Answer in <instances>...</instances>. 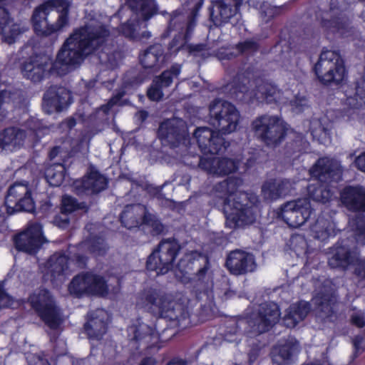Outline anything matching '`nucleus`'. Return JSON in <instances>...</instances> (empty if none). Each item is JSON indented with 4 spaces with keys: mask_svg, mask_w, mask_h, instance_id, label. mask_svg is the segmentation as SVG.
Masks as SVG:
<instances>
[{
    "mask_svg": "<svg viewBox=\"0 0 365 365\" xmlns=\"http://www.w3.org/2000/svg\"><path fill=\"white\" fill-rule=\"evenodd\" d=\"M209 116L210 124L218 130L215 131L208 127H198L193 133L204 155H217L229 146L223 135L236 130L240 115L232 103L216 98L209 106Z\"/></svg>",
    "mask_w": 365,
    "mask_h": 365,
    "instance_id": "obj_1",
    "label": "nucleus"
},
{
    "mask_svg": "<svg viewBox=\"0 0 365 365\" xmlns=\"http://www.w3.org/2000/svg\"><path fill=\"white\" fill-rule=\"evenodd\" d=\"M110 30L103 24H86L73 30L57 53L56 61L61 66H75L87 56L100 50L107 42Z\"/></svg>",
    "mask_w": 365,
    "mask_h": 365,
    "instance_id": "obj_2",
    "label": "nucleus"
},
{
    "mask_svg": "<svg viewBox=\"0 0 365 365\" xmlns=\"http://www.w3.org/2000/svg\"><path fill=\"white\" fill-rule=\"evenodd\" d=\"M242 185L240 178L227 177L216 185V191L223 193V212L225 226L237 229L253 224L256 220L257 197L247 192H237Z\"/></svg>",
    "mask_w": 365,
    "mask_h": 365,
    "instance_id": "obj_3",
    "label": "nucleus"
},
{
    "mask_svg": "<svg viewBox=\"0 0 365 365\" xmlns=\"http://www.w3.org/2000/svg\"><path fill=\"white\" fill-rule=\"evenodd\" d=\"M71 6L68 0H46L39 4L31 19L34 33L47 37L63 31L70 25Z\"/></svg>",
    "mask_w": 365,
    "mask_h": 365,
    "instance_id": "obj_4",
    "label": "nucleus"
},
{
    "mask_svg": "<svg viewBox=\"0 0 365 365\" xmlns=\"http://www.w3.org/2000/svg\"><path fill=\"white\" fill-rule=\"evenodd\" d=\"M232 98L239 101H257L279 105L283 92L278 87L261 78L250 79L245 73H237L230 88Z\"/></svg>",
    "mask_w": 365,
    "mask_h": 365,
    "instance_id": "obj_5",
    "label": "nucleus"
},
{
    "mask_svg": "<svg viewBox=\"0 0 365 365\" xmlns=\"http://www.w3.org/2000/svg\"><path fill=\"white\" fill-rule=\"evenodd\" d=\"M144 304L148 312L173 322L175 327H180L190 317L185 305L176 302L172 294L161 289L148 290L145 296Z\"/></svg>",
    "mask_w": 365,
    "mask_h": 365,
    "instance_id": "obj_6",
    "label": "nucleus"
},
{
    "mask_svg": "<svg viewBox=\"0 0 365 365\" xmlns=\"http://www.w3.org/2000/svg\"><path fill=\"white\" fill-rule=\"evenodd\" d=\"M312 70L319 83L327 87L339 86L347 76L345 61L338 51L324 48Z\"/></svg>",
    "mask_w": 365,
    "mask_h": 365,
    "instance_id": "obj_7",
    "label": "nucleus"
},
{
    "mask_svg": "<svg viewBox=\"0 0 365 365\" xmlns=\"http://www.w3.org/2000/svg\"><path fill=\"white\" fill-rule=\"evenodd\" d=\"M31 309L51 329H58L63 322L60 310L51 292L43 287L34 289L28 297Z\"/></svg>",
    "mask_w": 365,
    "mask_h": 365,
    "instance_id": "obj_8",
    "label": "nucleus"
},
{
    "mask_svg": "<svg viewBox=\"0 0 365 365\" xmlns=\"http://www.w3.org/2000/svg\"><path fill=\"white\" fill-rule=\"evenodd\" d=\"M254 135L269 147H277L284 140L288 128L282 117L264 114L251 123Z\"/></svg>",
    "mask_w": 365,
    "mask_h": 365,
    "instance_id": "obj_9",
    "label": "nucleus"
},
{
    "mask_svg": "<svg viewBox=\"0 0 365 365\" xmlns=\"http://www.w3.org/2000/svg\"><path fill=\"white\" fill-rule=\"evenodd\" d=\"M181 245L175 237L163 239L148 257L146 269L155 272L157 275L165 274L173 267Z\"/></svg>",
    "mask_w": 365,
    "mask_h": 365,
    "instance_id": "obj_10",
    "label": "nucleus"
},
{
    "mask_svg": "<svg viewBox=\"0 0 365 365\" xmlns=\"http://www.w3.org/2000/svg\"><path fill=\"white\" fill-rule=\"evenodd\" d=\"M195 26L196 20L194 17H189L186 21L185 16L177 11H173L168 27L163 34L164 37H167L172 31H178L168 44L169 51L175 54L180 51H185L187 43L190 40Z\"/></svg>",
    "mask_w": 365,
    "mask_h": 365,
    "instance_id": "obj_11",
    "label": "nucleus"
},
{
    "mask_svg": "<svg viewBox=\"0 0 365 365\" xmlns=\"http://www.w3.org/2000/svg\"><path fill=\"white\" fill-rule=\"evenodd\" d=\"M21 69L24 78L34 83H41L53 75H61L57 63H53L52 57L44 53L29 56L22 63Z\"/></svg>",
    "mask_w": 365,
    "mask_h": 365,
    "instance_id": "obj_12",
    "label": "nucleus"
},
{
    "mask_svg": "<svg viewBox=\"0 0 365 365\" xmlns=\"http://www.w3.org/2000/svg\"><path fill=\"white\" fill-rule=\"evenodd\" d=\"M4 205L10 215L19 212H33L35 202L28 182H16L11 185L5 195Z\"/></svg>",
    "mask_w": 365,
    "mask_h": 365,
    "instance_id": "obj_13",
    "label": "nucleus"
},
{
    "mask_svg": "<svg viewBox=\"0 0 365 365\" xmlns=\"http://www.w3.org/2000/svg\"><path fill=\"white\" fill-rule=\"evenodd\" d=\"M313 209L307 200L288 201L278 207L276 216L290 228H298L303 225L310 217Z\"/></svg>",
    "mask_w": 365,
    "mask_h": 365,
    "instance_id": "obj_14",
    "label": "nucleus"
},
{
    "mask_svg": "<svg viewBox=\"0 0 365 365\" xmlns=\"http://www.w3.org/2000/svg\"><path fill=\"white\" fill-rule=\"evenodd\" d=\"M47 242L43 228L38 223L29 225L25 230L14 237L15 248L31 255L37 254Z\"/></svg>",
    "mask_w": 365,
    "mask_h": 365,
    "instance_id": "obj_15",
    "label": "nucleus"
},
{
    "mask_svg": "<svg viewBox=\"0 0 365 365\" xmlns=\"http://www.w3.org/2000/svg\"><path fill=\"white\" fill-rule=\"evenodd\" d=\"M280 310L276 303H264L259 306L256 316L247 321L250 331L254 335L269 331L279 322Z\"/></svg>",
    "mask_w": 365,
    "mask_h": 365,
    "instance_id": "obj_16",
    "label": "nucleus"
},
{
    "mask_svg": "<svg viewBox=\"0 0 365 365\" xmlns=\"http://www.w3.org/2000/svg\"><path fill=\"white\" fill-rule=\"evenodd\" d=\"M73 103L71 91L67 88L52 85L43 93L42 107L47 114L60 113L66 110Z\"/></svg>",
    "mask_w": 365,
    "mask_h": 365,
    "instance_id": "obj_17",
    "label": "nucleus"
},
{
    "mask_svg": "<svg viewBox=\"0 0 365 365\" xmlns=\"http://www.w3.org/2000/svg\"><path fill=\"white\" fill-rule=\"evenodd\" d=\"M108 178L93 165H91L86 173L73 182V187L78 195H93L106 190L108 187Z\"/></svg>",
    "mask_w": 365,
    "mask_h": 365,
    "instance_id": "obj_18",
    "label": "nucleus"
},
{
    "mask_svg": "<svg viewBox=\"0 0 365 365\" xmlns=\"http://www.w3.org/2000/svg\"><path fill=\"white\" fill-rule=\"evenodd\" d=\"M310 174L321 182H338L341 179L342 170L336 160L322 157L319 158L310 168Z\"/></svg>",
    "mask_w": 365,
    "mask_h": 365,
    "instance_id": "obj_19",
    "label": "nucleus"
},
{
    "mask_svg": "<svg viewBox=\"0 0 365 365\" xmlns=\"http://www.w3.org/2000/svg\"><path fill=\"white\" fill-rule=\"evenodd\" d=\"M225 267L230 274L239 276L252 272L256 268L255 259L252 254L235 250L230 252L225 261Z\"/></svg>",
    "mask_w": 365,
    "mask_h": 365,
    "instance_id": "obj_20",
    "label": "nucleus"
},
{
    "mask_svg": "<svg viewBox=\"0 0 365 365\" xmlns=\"http://www.w3.org/2000/svg\"><path fill=\"white\" fill-rule=\"evenodd\" d=\"M341 205L352 212H365V187L361 185L344 186L339 192Z\"/></svg>",
    "mask_w": 365,
    "mask_h": 365,
    "instance_id": "obj_21",
    "label": "nucleus"
},
{
    "mask_svg": "<svg viewBox=\"0 0 365 365\" xmlns=\"http://www.w3.org/2000/svg\"><path fill=\"white\" fill-rule=\"evenodd\" d=\"M197 270L195 274L199 280H202L210 269V259L207 255L197 250H192L184 254L178 263V269L186 274L193 271L196 264L201 266Z\"/></svg>",
    "mask_w": 365,
    "mask_h": 365,
    "instance_id": "obj_22",
    "label": "nucleus"
},
{
    "mask_svg": "<svg viewBox=\"0 0 365 365\" xmlns=\"http://www.w3.org/2000/svg\"><path fill=\"white\" fill-rule=\"evenodd\" d=\"M330 19L322 18L320 22L327 36L332 34L339 37H348L351 34L350 21L343 11H335L331 8Z\"/></svg>",
    "mask_w": 365,
    "mask_h": 365,
    "instance_id": "obj_23",
    "label": "nucleus"
},
{
    "mask_svg": "<svg viewBox=\"0 0 365 365\" xmlns=\"http://www.w3.org/2000/svg\"><path fill=\"white\" fill-rule=\"evenodd\" d=\"M242 2L243 0H217L210 10L211 21L217 27L222 26L240 11Z\"/></svg>",
    "mask_w": 365,
    "mask_h": 365,
    "instance_id": "obj_24",
    "label": "nucleus"
},
{
    "mask_svg": "<svg viewBox=\"0 0 365 365\" xmlns=\"http://www.w3.org/2000/svg\"><path fill=\"white\" fill-rule=\"evenodd\" d=\"M294 182L288 179H269L265 180L261 187V192L266 201H276L279 198L292 194Z\"/></svg>",
    "mask_w": 365,
    "mask_h": 365,
    "instance_id": "obj_25",
    "label": "nucleus"
},
{
    "mask_svg": "<svg viewBox=\"0 0 365 365\" xmlns=\"http://www.w3.org/2000/svg\"><path fill=\"white\" fill-rule=\"evenodd\" d=\"M139 61L143 68L149 73L158 71L166 61V55L162 44L154 43L149 46L139 56Z\"/></svg>",
    "mask_w": 365,
    "mask_h": 365,
    "instance_id": "obj_26",
    "label": "nucleus"
},
{
    "mask_svg": "<svg viewBox=\"0 0 365 365\" xmlns=\"http://www.w3.org/2000/svg\"><path fill=\"white\" fill-rule=\"evenodd\" d=\"M128 336H131L132 341H134L139 346H144L145 349L152 348L154 344L153 341L158 339L155 329L138 320L136 324L128 327Z\"/></svg>",
    "mask_w": 365,
    "mask_h": 365,
    "instance_id": "obj_27",
    "label": "nucleus"
},
{
    "mask_svg": "<svg viewBox=\"0 0 365 365\" xmlns=\"http://www.w3.org/2000/svg\"><path fill=\"white\" fill-rule=\"evenodd\" d=\"M158 135L159 138L172 147H177L184 140L185 129L183 125H177L168 120L160 123Z\"/></svg>",
    "mask_w": 365,
    "mask_h": 365,
    "instance_id": "obj_28",
    "label": "nucleus"
},
{
    "mask_svg": "<svg viewBox=\"0 0 365 365\" xmlns=\"http://www.w3.org/2000/svg\"><path fill=\"white\" fill-rule=\"evenodd\" d=\"M310 310L311 305L308 302L300 300L292 303L286 309L282 323L287 328H294L307 317Z\"/></svg>",
    "mask_w": 365,
    "mask_h": 365,
    "instance_id": "obj_29",
    "label": "nucleus"
},
{
    "mask_svg": "<svg viewBox=\"0 0 365 365\" xmlns=\"http://www.w3.org/2000/svg\"><path fill=\"white\" fill-rule=\"evenodd\" d=\"M141 20L138 17L130 18L125 22L118 25L116 31L119 36L133 41H142L151 37V33L148 31H139L141 26Z\"/></svg>",
    "mask_w": 365,
    "mask_h": 365,
    "instance_id": "obj_30",
    "label": "nucleus"
},
{
    "mask_svg": "<svg viewBox=\"0 0 365 365\" xmlns=\"http://www.w3.org/2000/svg\"><path fill=\"white\" fill-rule=\"evenodd\" d=\"M331 257L328 259V264L331 268L346 270L355 262L350 248L337 242L333 247Z\"/></svg>",
    "mask_w": 365,
    "mask_h": 365,
    "instance_id": "obj_31",
    "label": "nucleus"
},
{
    "mask_svg": "<svg viewBox=\"0 0 365 365\" xmlns=\"http://www.w3.org/2000/svg\"><path fill=\"white\" fill-rule=\"evenodd\" d=\"M25 130L16 127H8L0 131V150H12L23 145Z\"/></svg>",
    "mask_w": 365,
    "mask_h": 365,
    "instance_id": "obj_32",
    "label": "nucleus"
},
{
    "mask_svg": "<svg viewBox=\"0 0 365 365\" xmlns=\"http://www.w3.org/2000/svg\"><path fill=\"white\" fill-rule=\"evenodd\" d=\"M164 228V225L158 215L155 212H150L148 207L145 205L138 229L152 236H157L163 232Z\"/></svg>",
    "mask_w": 365,
    "mask_h": 365,
    "instance_id": "obj_33",
    "label": "nucleus"
},
{
    "mask_svg": "<svg viewBox=\"0 0 365 365\" xmlns=\"http://www.w3.org/2000/svg\"><path fill=\"white\" fill-rule=\"evenodd\" d=\"M70 257L64 252H55L48 260L51 281L56 282L64 277L69 269Z\"/></svg>",
    "mask_w": 365,
    "mask_h": 365,
    "instance_id": "obj_34",
    "label": "nucleus"
},
{
    "mask_svg": "<svg viewBox=\"0 0 365 365\" xmlns=\"http://www.w3.org/2000/svg\"><path fill=\"white\" fill-rule=\"evenodd\" d=\"M312 229L315 238L321 241H324L336 235V223L332 217L324 212L318 216Z\"/></svg>",
    "mask_w": 365,
    "mask_h": 365,
    "instance_id": "obj_35",
    "label": "nucleus"
},
{
    "mask_svg": "<svg viewBox=\"0 0 365 365\" xmlns=\"http://www.w3.org/2000/svg\"><path fill=\"white\" fill-rule=\"evenodd\" d=\"M145 205L141 203L129 204L125 206L120 215L121 225L128 230L139 227Z\"/></svg>",
    "mask_w": 365,
    "mask_h": 365,
    "instance_id": "obj_36",
    "label": "nucleus"
},
{
    "mask_svg": "<svg viewBox=\"0 0 365 365\" xmlns=\"http://www.w3.org/2000/svg\"><path fill=\"white\" fill-rule=\"evenodd\" d=\"M88 273V290L89 297H106L109 293V287L104 277L92 271Z\"/></svg>",
    "mask_w": 365,
    "mask_h": 365,
    "instance_id": "obj_37",
    "label": "nucleus"
},
{
    "mask_svg": "<svg viewBox=\"0 0 365 365\" xmlns=\"http://www.w3.org/2000/svg\"><path fill=\"white\" fill-rule=\"evenodd\" d=\"M328 184L321 181L309 184L307 186L309 200L322 204L329 202L332 198L333 192Z\"/></svg>",
    "mask_w": 365,
    "mask_h": 365,
    "instance_id": "obj_38",
    "label": "nucleus"
},
{
    "mask_svg": "<svg viewBox=\"0 0 365 365\" xmlns=\"http://www.w3.org/2000/svg\"><path fill=\"white\" fill-rule=\"evenodd\" d=\"M87 271L75 275L68 285L69 294L74 298L81 299L88 296Z\"/></svg>",
    "mask_w": 365,
    "mask_h": 365,
    "instance_id": "obj_39",
    "label": "nucleus"
},
{
    "mask_svg": "<svg viewBox=\"0 0 365 365\" xmlns=\"http://www.w3.org/2000/svg\"><path fill=\"white\" fill-rule=\"evenodd\" d=\"M83 328L90 337L99 339L106 334L108 324L103 319L94 317L92 314L89 319L84 324Z\"/></svg>",
    "mask_w": 365,
    "mask_h": 365,
    "instance_id": "obj_40",
    "label": "nucleus"
},
{
    "mask_svg": "<svg viewBox=\"0 0 365 365\" xmlns=\"http://www.w3.org/2000/svg\"><path fill=\"white\" fill-rule=\"evenodd\" d=\"M88 252L93 257H104L108 250L109 246L104 237L99 235L91 236L84 242Z\"/></svg>",
    "mask_w": 365,
    "mask_h": 365,
    "instance_id": "obj_41",
    "label": "nucleus"
},
{
    "mask_svg": "<svg viewBox=\"0 0 365 365\" xmlns=\"http://www.w3.org/2000/svg\"><path fill=\"white\" fill-rule=\"evenodd\" d=\"M336 299L332 294L320 293L316 297L317 308L325 318H331L334 314Z\"/></svg>",
    "mask_w": 365,
    "mask_h": 365,
    "instance_id": "obj_42",
    "label": "nucleus"
},
{
    "mask_svg": "<svg viewBox=\"0 0 365 365\" xmlns=\"http://www.w3.org/2000/svg\"><path fill=\"white\" fill-rule=\"evenodd\" d=\"M66 169L63 163H54L46 170V178L50 185L58 187L63 182Z\"/></svg>",
    "mask_w": 365,
    "mask_h": 365,
    "instance_id": "obj_43",
    "label": "nucleus"
},
{
    "mask_svg": "<svg viewBox=\"0 0 365 365\" xmlns=\"http://www.w3.org/2000/svg\"><path fill=\"white\" fill-rule=\"evenodd\" d=\"M344 94L348 103L352 105L354 108H359L362 103L361 102H358V99H365V82L362 80L356 81L354 83L353 91L346 90Z\"/></svg>",
    "mask_w": 365,
    "mask_h": 365,
    "instance_id": "obj_44",
    "label": "nucleus"
},
{
    "mask_svg": "<svg viewBox=\"0 0 365 365\" xmlns=\"http://www.w3.org/2000/svg\"><path fill=\"white\" fill-rule=\"evenodd\" d=\"M181 73V66L175 63L170 68L163 71L159 76L153 79L156 81L163 88H169L173 83L175 78H178Z\"/></svg>",
    "mask_w": 365,
    "mask_h": 365,
    "instance_id": "obj_45",
    "label": "nucleus"
},
{
    "mask_svg": "<svg viewBox=\"0 0 365 365\" xmlns=\"http://www.w3.org/2000/svg\"><path fill=\"white\" fill-rule=\"evenodd\" d=\"M237 169L238 165L235 160L226 157H217L214 175L218 176L228 175L230 173L236 172Z\"/></svg>",
    "mask_w": 365,
    "mask_h": 365,
    "instance_id": "obj_46",
    "label": "nucleus"
},
{
    "mask_svg": "<svg viewBox=\"0 0 365 365\" xmlns=\"http://www.w3.org/2000/svg\"><path fill=\"white\" fill-rule=\"evenodd\" d=\"M158 12V5L155 0H141L139 9V15L143 21L146 22L156 15Z\"/></svg>",
    "mask_w": 365,
    "mask_h": 365,
    "instance_id": "obj_47",
    "label": "nucleus"
},
{
    "mask_svg": "<svg viewBox=\"0 0 365 365\" xmlns=\"http://www.w3.org/2000/svg\"><path fill=\"white\" fill-rule=\"evenodd\" d=\"M146 95L148 98L151 101H160L164 96L163 87L154 79L148 88Z\"/></svg>",
    "mask_w": 365,
    "mask_h": 365,
    "instance_id": "obj_48",
    "label": "nucleus"
},
{
    "mask_svg": "<svg viewBox=\"0 0 365 365\" xmlns=\"http://www.w3.org/2000/svg\"><path fill=\"white\" fill-rule=\"evenodd\" d=\"M240 331V327L236 322H232L225 325L220 333L222 339L228 342H233L237 340V334Z\"/></svg>",
    "mask_w": 365,
    "mask_h": 365,
    "instance_id": "obj_49",
    "label": "nucleus"
},
{
    "mask_svg": "<svg viewBox=\"0 0 365 365\" xmlns=\"http://www.w3.org/2000/svg\"><path fill=\"white\" fill-rule=\"evenodd\" d=\"M235 48L239 54L242 55L248 52H257L259 48V45L254 40L247 39L245 41L238 42L235 46Z\"/></svg>",
    "mask_w": 365,
    "mask_h": 365,
    "instance_id": "obj_50",
    "label": "nucleus"
},
{
    "mask_svg": "<svg viewBox=\"0 0 365 365\" xmlns=\"http://www.w3.org/2000/svg\"><path fill=\"white\" fill-rule=\"evenodd\" d=\"M216 159L217 157L215 156H199L198 167L202 170L206 171L209 174L214 175Z\"/></svg>",
    "mask_w": 365,
    "mask_h": 365,
    "instance_id": "obj_51",
    "label": "nucleus"
},
{
    "mask_svg": "<svg viewBox=\"0 0 365 365\" xmlns=\"http://www.w3.org/2000/svg\"><path fill=\"white\" fill-rule=\"evenodd\" d=\"M79 208L77 200L71 196L65 195L61 201V212L71 213Z\"/></svg>",
    "mask_w": 365,
    "mask_h": 365,
    "instance_id": "obj_52",
    "label": "nucleus"
},
{
    "mask_svg": "<svg viewBox=\"0 0 365 365\" xmlns=\"http://www.w3.org/2000/svg\"><path fill=\"white\" fill-rule=\"evenodd\" d=\"M13 304V297L5 289V282L0 281V309L10 308Z\"/></svg>",
    "mask_w": 365,
    "mask_h": 365,
    "instance_id": "obj_53",
    "label": "nucleus"
},
{
    "mask_svg": "<svg viewBox=\"0 0 365 365\" xmlns=\"http://www.w3.org/2000/svg\"><path fill=\"white\" fill-rule=\"evenodd\" d=\"M145 81V77L142 73H138L137 75L128 77L125 76L122 83L123 88L125 89H130L138 86L142 84Z\"/></svg>",
    "mask_w": 365,
    "mask_h": 365,
    "instance_id": "obj_54",
    "label": "nucleus"
},
{
    "mask_svg": "<svg viewBox=\"0 0 365 365\" xmlns=\"http://www.w3.org/2000/svg\"><path fill=\"white\" fill-rule=\"evenodd\" d=\"M14 93L6 89L0 91V123H2L6 117V112L4 109L2 108V106L4 103H9V100L12 98V95Z\"/></svg>",
    "mask_w": 365,
    "mask_h": 365,
    "instance_id": "obj_55",
    "label": "nucleus"
},
{
    "mask_svg": "<svg viewBox=\"0 0 365 365\" xmlns=\"http://www.w3.org/2000/svg\"><path fill=\"white\" fill-rule=\"evenodd\" d=\"M293 355V347L288 344L282 345L279 349V356L282 358L284 364H288L292 361Z\"/></svg>",
    "mask_w": 365,
    "mask_h": 365,
    "instance_id": "obj_56",
    "label": "nucleus"
},
{
    "mask_svg": "<svg viewBox=\"0 0 365 365\" xmlns=\"http://www.w3.org/2000/svg\"><path fill=\"white\" fill-rule=\"evenodd\" d=\"M88 259V257L80 253H74L70 257V261H72L74 264L80 269L87 267Z\"/></svg>",
    "mask_w": 365,
    "mask_h": 365,
    "instance_id": "obj_57",
    "label": "nucleus"
},
{
    "mask_svg": "<svg viewBox=\"0 0 365 365\" xmlns=\"http://www.w3.org/2000/svg\"><path fill=\"white\" fill-rule=\"evenodd\" d=\"M354 225L356 235L365 239V217H356L354 219Z\"/></svg>",
    "mask_w": 365,
    "mask_h": 365,
    "instance_id": "obj_58",
    "label": "nucleus"
},
{
    "mask_svg": "<svg viewBox=\"0 0 365 365\" xmlns=\"http://www.w3.org/2000/svg\"><path fill=\"white\" fill-rule=\"evenodd\" d=\"M350 322L357 328L365 327V314L363 312L354 313L351 315Z\"/></svg>",
    "mask_w": 365,
    "mask_h": 365,
    "instance_id": "obj_59",
    "label": "nucleus"
},
{
    "mask_svg": "<svg viewBox=\"0 0 365 365\" xmlns=\"http://www.w3.org/2000/svg\"><path fill=\"white\" fill-rule=\"evenodd\" d=\"M207 49V45L203 43L197 44L187 43L185 51L190 54L197 56L199 53L202 52Z\"/></svg>",
    "mask_w": 365,
    "mask_h": 365,
    "instance_id": "obj_60",
    "label": "nucleus"
},
{
    "mask_svg": "<svg viewBox=\"0 0 365 365\" xmlns=\"http://www.w3.org/2000/svg\"><path fill=\"white\" fill-rule=\"evenodd\" d=\"M10 21V13L7 9L4 6H0V31L9 24Z\"/></svg>",
    "mask_w": 365,
    "mask_h": 365,
    "instance_id": "obj_61",
    "label": "nucleus"
},
{
    "mask_svg": "<svg viewBox=\"0 0 365 365\" xmlns=\"http://www.w3.org/2000/svg\"><path fill=\"white\" fill-rule=\"evenodd\" d=\"M355 163L358 169L365 173V152L356 158Z\"/></svg>",
    "mask_w": 365,
    "mask_h": 365,
    "instance_id": "obj_62",
    "label": "nucleus"
},
{
    "mask_svg": "<svg viewBox=\"0 0 365 365\" xmlns=\"http://www.w3.org/2000/svg\"><path fill=\"white\" fill-rule=\"evenodd\" d=\"M166 365H188L187 360L175 356L170 359Z\"/></svg>",
    "mask_w": 365,
    "mask_h": 365,
    "instance_id": "obj_63",
    "label": "nucleus"
},
{
    "mask_svg": "<svg viewBox=\"0 0 365 365\" xmlns=\"http://www.w3.org/2000/svg\"><path fill=\"white\" fill-rule=\"evenodd\" d=\"M356 273L359 276L365 277V257L358 264V267L356 268Z\"/></svg>",
    "mask_w": 365,
    "mask_h": 365,
    "instance_id": "obj_64",
    "label": "nucleus"
}]
</instances>
